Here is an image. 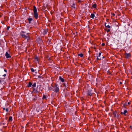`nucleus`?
Wrapping results in <instances>:
<instances>
[{
    "instance_id": "obj_1",
    "label": "nucleus",
    "mask_w": 132,
    "mask_h": 132,
    "mask_svg": "<svg viewBox=\"0 0 132 132\" xmlns=\"http://www.w3.org/2000/svg\"><path fill=\"white\" fill-rule=\"evenodd\" d=\"M34 15V17L36 19H37L38 18V14L37 13V10L36 7L34 6H33Z\"/></svg>"
},
{
    "instance_id": "obj_2",
    "label": "nucleus",
    "mask_w": 132,
    "mask_h": 132,
    "mask_svg": "<svg viewBox=\"0 0 132 132\" xmlns=\"http://www.w3.org/2000/svg\"><path fill=\"white\" fill-rule=\"evenodd\" d=\"M21 35L22 37L24 38L25 39H27L28 41L30 39V37L29 35H24V32H22L21 34Z\"/></svg>"
},
{
    "instance_id": "obj_3",
    "label": "nucleus",
    "mask_w": 132,
    "mask_h": 132,
    "mask_svg": "<svg viewBox=\"0 0 132 132\" xmlns=\"http://www.w3.org/2000/svg\"><path fill=\"white\" fill-rule=\"evenodd\" d=\"M7 73V70L5 69H4L3 68H2L1 69V75H2V77H5L6 76Z\"/></svg>"
},
{
    "instance_id": "obj_4",
    "label": "nucleus",
    "mask_w": 132,
    "mask_h": 132,
    "mask_svg": "<svg viewBox=\"0 0 132 132\" xmlns=\"http://www.w3.org/2000/svg\"><path fill=\"white\" fill-rule=\"evenodd\" d=\"M53 87V90L56 92H57L59 91V88L57 87V85H55V86Z\"/></svg>"
},
{
    "instance_id": "obj_5",
    "label": "nucleus",
    "mask_w": 132,
    "mask_h": 132,
    "mask_svg": "<svg viewBox=\"0 0 132 132\" xmlns=\"http://www.w3.org/2000/svg\"><path fill=\"white\" fill-rule=\"evenodd\" d=\"M5 56H6V57L7 58H11V56L10 55V54H9L7 52H6V53Z\"/></svg>"
},
{
    "instance_id": "obj_6",
    "label": "nucleus",
    "mask_w": 132,
    "mask_h": 132,
    "mask_svg": "<svg viewBox=\"0 0 132 132\" xmlns=\"http://www.w3.org/2000/svg\"><path fill=\"white\" fill-rule=\"evenodd\" d=\"M131 54L130 53H126V57L127 58L130 57L131 56Z\"/></svg>"
},
{
    "instance_id": "obj_7",
    "label": "nucleus",
    "mask_w": 132,
    "mask_h": 132,
    "mask_svg": "<svg viewBox=\"0 0 132 132\" xmlns=\"http://www.w3.org/2000/svg\"><path fill=\"white\" fill-rule=\"evenodd\" d=\"M117 114V112L116 111H114L113 112V117L114 118L117 117L116 114Z\"/></svg>"
},
{
    "instance_id": "obj_8",
    "label": "nucleus",
    "mask_w": 132,
    "mask_h": 132,
    "mask_svg": "<svg viewBox=\"0 0 132 132\" xmlns=\"http://www.w3.org/2000/svg\"><path fill=\"white\" fill-rule=\"evenodd\" d=\"M127 111L126 110H125L124 112H121L120 113L121 114H123L125 116H126V113H127Z\"/></svg>"
},
{
    "instance_id": "obj_9",
    "label": "nucleus",
    "mask_w": 132,
    "mask_h": 132,
    "mask_svg": "<svg viewBox=\"0 0 132 132\" xmlns=\"http://www.w3.org/2000/svg\"><path fill=\"white\" fill-rule=\"evenodd\" d=\"M87 94L88 95L91 96L92 95V94L91 93V91L90 90H88L87 92Z\"/></svg>"
},
{
    "instance_id": "obj_10",
    "label": "nucleus",
    "mask_w": 132,
    "mask_h": 132,
    "mask_svg": "<svg viewBox=\"0 0 132 132\" xmlns=\"http://www.w3.org/2000/svg\"><path fill=\"white\" fill-rule=\"evenodd\" d=\"M59 79L62 82H63L64 81V79L62 78V77H61V76H60V77H59Z\"/></svg>"
},
{
    "instance_id": "obj_11",
    "label": "nucleus",
    "mask_w": 132,
    "mask_h": 132,
    "mask_svg": "<svg viewBox=\"0 0 132 132\" xmlns=\"http://www.w3.org/2000/svg\"><path fill=\"white\" fill-rule=\"evenodd\" d=\"M105 27H106L108 28H110V26L109 25H108L106 23H105Z\"/></svg>"
},
{
    "instance_id": "obj_12",
    "label": "nucleus",
    "mask_w": 132,
    "mask_h": 132,
    "mask_svg": "<svg viewBox=\"0 0 132 132\" xmlns=\"http://www.w3.org/2000/svg\"><path fill=\"white\" fill-rule=\"evenodd\" d=\"M28 20L29 21V23H31V21L32 20V18H28Z\"/></svg>"
},
{
    "instance_id": "obj_13",
    "label": "nucleus",
    "mask_w": 132,
    "mask_h": 132,
    "mask_svg": "<svg viewBox=\"0 0 132 132\" xmlns=\"http://www.w3.org/2000/svg\"><path fill=\"white\" fill-rule=\"evenodd\" d=\"M95 16V15L94 13H92L90 15V17L92 18L93 19Z\"/></svg>"
},
{
    "instance_id": "obj_14",
    "label": "nucleus",
    "mask_w": 132,
    "mask_h": 132,
    "mask_svg": "<svg viewBox=\"0 0 132 132\" xmlns=\"http://www.w3.org/2000/svg\"><path fill=\"white\" fill-rule=\"evenodd\" d=\"M32 85V83L30 82H29L28 83V87H30Z\"/></svg>"
},
{
    "instance_id": "obj_15",
    "label": "nucleus",
    "mask_w": 132,
    "mask_h": 132,
    "mask_svg": "<svg viewBox=\"0 0 132 132\" xmlns=\"http://www.w3.org/2000/svg\"><path fill=\"white\" fill-rule=\"evenodd\" d=\"M92 7L94 9L96 8V4H94L92 5Z\"/></svg>"
},
{
    "instance_id": "obj_16",
    "label": "nucleus",
    "mask_w": 132,
    "mask_h": 132,
    "mask_svg": "<svg viewBox=\"0 0 132 132\" xmlns=\"http://www.w3.org/2000/svg\"><path fill=\"white\" fill-rule=\"evenodd\" d=\"M37 100V98L36 96H34L33 98V100L35 101Z\"/></svg>"
},
{
    "instance_id": "obj_17",
    "label": "nucleus",
    "mask_w": 132,
    "mask_h": 132,
    "mask_svg": "<svg viewBox=\"0 0 132 132\" xmlns=\"http://www.w3.org/2000/svg\"><path fill=\"white\" fill-rule=\"evenodd\" d=\"M3 109L4 110H5L7 112H8V108H3Z\"/></svg>"
},
{
    "instance_id": "obj_18",
    "label": "nucleus",
    "mask_w": 132,
    "mask_h": 132,
    "mask_svg": "<svg viewBox=\"0 0 132 132\" xmlns=\"http://www.w3.org/2000/svg\"><path fill=\"white\" fill-rule=\"evenodd\" d=\"M47 33V30H45L43 32V34L44 35H45Z\"/></svg>"
},
{
    "instance_id": "obj_19",
    "label": "nucleus",
    "mask_w": 132,
    "mask_h": 132,
    "mask_svg": "<svg viewBox=\"0 0 132 132\" xmlns=\"http://www.w3.org/2000/svg\"><path fill=\"white\" fill-rule=\"evenodd\" d=\"M35 61L36 62H37L38 61V57H35Z\"/></svg>"
},
{
    "instance_id": "obj_20",
    "label": "nucleus",
    "mask_w": 132,
    "mask_h": 132,
    "mask_svg": "<svg viewBox=\"0 0 132 132\" xmlns=\"http://www.w3.org/2000/svg\"><path fill=\"white\" fill-rule=\"evenodd\" d=\"M9 121H12V117L11 116L9 117Z\"/></svg>"
},
{
    "instance_id": "obj_21",
    "label": "nucleus",
    "mask_w": 132,
    "mask_h": 132,
    "mask_svg": "<svg viewBox=\"0 0 132 132\" xmlns=\"http://www.w3.org/2000/svg\"><path fill=\"white\" fill-rule=\"evenodd\" d=\"M79 56H80L81 57H82L83 56V54L82 53L79 54L78 55Z\"/></svg>"
},
{
    "instance_id": "obj_22",
    "label": "nucleus",
    "mask_w": 132,
    "mask_h": 132,
    "mask_svg": "<svg viewBox=\"0 0 132 132\" xmlns=\"http://www.w3.org/2000/svg\"><path fill=\"white\" fill-rule=\"evenodd\" d=\"M117 117L118 119H119L120 118V116L119 114H117Z\"/></svg>"
},
{
    "instance_id": "obj_23",
    "label": "nucleus",
    "mask_w": 132,
    "mask_h": 132,
    "mask_svg": "<svg viewBox=\"0 0 132 132\" xmlns=\"http://www.w3.org/2000/svg\"><path fill=\"white\" fill-rule=\"evenodd\" d=\"M36 86V83H34L32 85V86L33 87H35Z\"/></svg>"
},
{
    "instance_id": "obj_24",
    "label": "nucleus",
    "mask_w": 132,
    "mask_h": 132,
    "mask_svg": "<svg viewBox=\"0 0 132 132\" xmlns=\"http://www.w3.org/2000/svg\"><path fill=\"white\" fill-rule=\"evenodd\" d=\"M46 98L45 95H44L43 96V99H46Z\"/></svg>"
},
{
    "instance_id": "obj_25",
    "label": "nucleus",
    "mask_w": 132,
    "mask_h": 132,
    "mask_svg": "<svg viewBox=\"0 0 132 132\" xmlns=\"http://www.w3.org/2000/svg\"><path fill=\"white\" fill-rule=\"evenodd\" d=\"M31 70L32 72H34L35 71L34 69L33 68H31Z\"/></svg>"
},
{
    "instance_id": "obj_26",
    "label": "nucleus",
    "mask_w": 132,
    "mask_h": 132,
    "mask_svg": "<svg viewBox=\"0 0 132 132\" xmlns=\"http://www.w3.org/2000/svg\"><path fill=\"white\" fill-rule=\"evenodd\" d=\"M48 89L49 90H51L52 89V88L51 87H49L48 88Z\"/></svg>"
},
{
    "instance_id": "obj_27",
    "label": "nucleus",
    "mask_w": 132,
    "mask_h": 132,
    "mask_svg": "<svg viewBox=\"0 0 132 132\" xmlns=\"http://www.w3.org/2000/svg\"><path fill=\"white\" fill-rule=\"evenodd\" d=\"M5 22L4 21H1V23L3 24H4V23Z\"/></svg>"
},
{
    "instance_id": "obj_28",
    "label": "nucleus",
    "mask_w": 132,
    "mask_h": 132,
    "mask_svg": "<svg viewBox=\"0 0 132 132\" xmlns=\"http://www.w3.org/2000/svg\"><path fill=\"white\" fill-rule=\"evenodd\" d=\"M102 46H104L105 45V44L104 43H103L102 44Z\"/></svg>"
},
{
    "instance_id": "obj_29",
    "label": "nucleus",
    "mask_w": 132,
    "mask_h": 132,
    "mask_svg": "<svg viewBox=\"0 0 132 132\" xmlns=\"http://www.w3.org/2000/svg\"><path fill=\"white\" fill-rule=\"evenodd\" d=\"M63 85L65 87H66V85L65 84H63Z\"/></svg>"
},
{
    "instance_id": "obj_30",
    "label": "nucleus",
    "mask_w": 132,
    "mask_h": 132,
    "mask_svg": "<svg viewBox=\"0 0 132 132\" xmlns=\"http://www.w3.org/2000/svg\"><path fill=\"white\" fill-rule=\"evenodd\" d=\"M101 53L100 52V53H99L98 57H100V55H101Z\"/></svg>"
},
{
    "instance_id": "obj_31",
    "label": "nucleus",
    "mask_w": 132,
    "mask_h": 132,
    "mask_svg": "<svg viewBox=\"0 0 132 132\" xmlns=\"http://www.w3.org/2000/svg\"><path fill=\"white\" fill-rule=\"evenodd\" d=\"M38 77L39 78H42V77L41 76L39 75L38 76Z\"/></svg>"
},
{
    "instance_id": "obj_32",
    "label": "nucleus",
    "mask_w": 132,
    "mask_h": 132,
    "mask_svg": "<svg viewBox=\"0 0 132 132\" xmlns=\"http://www.w3.org/2000/svg\"><path fill=\"white\" fill-rule=\"evenodd\" d=\"M110 31V29H109L107 31V32H109V31Z\"/></svg>"
},
{
    "instance_id": "obj_33",
    "label": "nucleus",
    "mask_w": 132,
    "mask_h": 132,
    "mask_svg": "<svg viewBox=\"0 0 132 132\" xmlns=\"http://www.w3.org/2000/svg\"><path fill=\"white\" fill-rule=\"evenodd\" d=\"M10 28V27L9 26H8L7 27V30H9V28Z\"/></svg>"
},
{
    "instance_id": "obj_34",
    "label": "nucleus",
    "mask_w": 132,
    "mask_h": 132,
    "mask_svg": "<svg viewBox=\"0 0 132 132\" xmlns=\"http://www.w3.org/2000/svg\"><path fill=\"white\" fill-rule=\"evenodd\" d=\"M115 15V14H114V13H113V14H112V16H114V15Z\"/></svg>"
},
{
    "instance_id": "obj_35",
    "label": "nucleus",
    "mask_w": 132,
    "mask_h": 132,
    "mask_svg": "<svg viewBox=\"0 0 132 132\" xmlns=\"http://www.w3.org/2000/svg\"><path fill=\"white\" fill-rule=\"evenodd\" d=\"M2 43H1V45H2ZM1 47H3V46H2V45H1Z\"/></svg>"
},
{
    "instance_id": "obj_36",
    "label": "nucleus",
    "mask_w": 132,
    "mask_h": 132,
    "mask_svg": "<svg viewBox=\"0 0 132 132\" xmlns=\"http://www.w3.org/2000/svg\"><path fill=\"white\" fill-rule=\"evenodd\" d=\"M97 59L98 60H100L101 59H100L98 58V57H97Z\"/></svg>"
},
{
    "instance_id": "obj_37",
    "label": "nucleus",
    "mask_w": 132,
    "mask_h": 132,
    "mask_svg": "<svg viewBox=\"0 0 132 132\" xmlns=\"http://www.w3.org/2000/svg\"><path fill=\"white\" fill-rule=\"evenodd\" d=\"M4 40L5 41V42H3V43H4V44H5V45H6V42H5V40Z\"/></svg>"
},
{
    "instance_id": "obj_38",
    "label": "nucleus",
    "mask_w": 132,
    "mask_h": 132,
    "mask_svg": "<svg viewBox=\"0 0 132 132\" xmlns=\"http://www.w3.org/2000/svg\"><path fill=\"white\" fill-rule=\"evenodd\" d=\"M130 127L131 128V129H132V126H130Z\"/></svg>"
},
{
    "instance_id": "obj_39",
    "label": "nucleus",
    "mask_w": 132,
    "mask_h": 132,
    "mask_svg": "<svg viewBox=\"0 0 132 132\" xmlns=\"http://www.w3.org/2000/svg\"><path fill=\"white\" fill-rule=\"evenodd\" d=\"M80 2V0H79V1H78V2L79 3Z\"/></svg>"
},
{
    "instance_id": "obj_40",
    "label": "nucleus",
    "mask_w": 132,
    "mask_h": 132,
    "mask_svg": "<svg viewBox=\"0 0 132 132\" xmlns=\"http://www.w3.org/2000/svg\"><path fill=\"white\" fill-rule=\"evenodd\" d=\"M120 84H122V83L121 82H120Z\"/></svg>"
},
{
    "instance_id": "obj_41",
    "label": "nucleus",
    "mask_w": 132,
    "mask_h": 132,
    "mask_svg": "<svg viewBox=\"0 0 132 132\" xmlns=\"http://www.w3.org/2000/svg\"><path fill=\"white\" fill-rule=\"evenodd\" d=\"M128 104H130V102H128Z\"/></svg>"
},
{
    "instance_id": "obj_42",
    "label": "nucleus",
    "mask_w": 132,
    "mask_h": 132,
    "mask_svg": "<svg viewBox=\"0 0 132 132\" xmlns=\"http://www.w3.org/2000/svg\"><path fill=\"white\" fill-rule=\"evenodd\" d=\"M72 6V7H73L74 8H75V7H73V6Z\"/></svg>"
},
{
    "instance_id": "obj_43",
    "label": "nucleus",
    "mask_w": 132,
    "mask_h": 132,
    "mask_svg": "<svg viewBox=\"0 0 132 132\" xmlns=\"http://www.w3.org/2000/svg\"><path fill=\"white\" fill-rule=\"evenodd\" d=\"M3 40L2 39V42H3Z\"/></svg>"
},
{
    "instance_id": "obj_44",
    "label": "nucleus",
    "mask_w": 132,
    "mask_h": 132,
    "mask_svg": "<svg viewBox=\"0 0 132 132\" xmlns=\"http://www.w3.org/2000/svg\"><path fill=\"white\" fill-rule=\"evenodd\" d=\"M1 16H2V15H1H1H0L1 17Z\"/></svg>"
},
{
    "instance_id": "obj_45",
    "label": "nucleus",
    "mask_w": 132,
    "mask_h": 132,
    "mask_svg": "<svg viewBox=\"0 0 132 132\" xmlns=\"http://www.w3.org/2000/svg\"><path fill=\"white\" fill-rule=\"evenodd\" d=\"M73 5H75V4H73Z\"/></svg>"
},
{
    "instance_id": "obj_46",
    "label": "nucleus",
    "mask_w": 132,
    "mask_h": 132,
    "mask_svg": "<svg viewBox=\"0 0 132 132\" xmlns=\"http://www.w3.org/2000/svg\"><path fill=\"white\" fill-rule=\"evenodd\" d=\"M0 124H2V123H0Z\"/></svg>"
},
{
    "instance_id": "obj_47",
    "label": "nucleus",
    "mask_w": 132,
    "mask_h": 132,
    "mask_svg": "<svg viewBox=\"0 0 132 132\" xmlns=\"http://www.w3.org/2000/svg\"><path fill=\"white\" fill-rule=\"evenodd\" d=\"M0 124H2V123H0Z\"/></svg>"
}]
</instances>
